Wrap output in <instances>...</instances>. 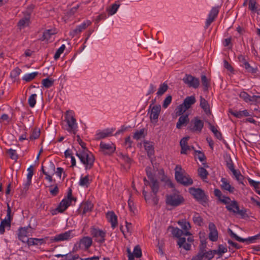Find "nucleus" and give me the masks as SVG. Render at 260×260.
Listing matches in <instances>:
<instances>
[{"label": "nucleus", "mask_w": 260, "mask_h": 260, "mask_svg": "<svg viewBox=\"0 0 260 260\" xmlns=\"http://www.w3.org/2000/svg\"><path fill=\"white\" fill-rule=\"evenodd\" d=\"M152 168L150 167H147L146 168V175L151 182V187L154 184V186L159 185V182L155 178L154 176L152 173Z\"/></svg>", "instance_id": "obj_21"}, {"label": "nucleus", "mask_w": 260, "mask_h": 260, "mask_svg": "<svg viewBox=\"0 0 260 260\" xmlns=\"http://www.w3.org/2000/svg\"><path fill=\"white\" fill-rule=\"evenodd\" d=\"M34 7V6H30V8H28V10L25 12V17L19 21L18 23V26L24 27L26 23L28 24L29 23L30 19V15L31 13L32 12Z\"/></svg>", "instance_id": "obj_12"}, {"label": "nucleus", "mask_w": 260, "mask_h": 260, "mask_svg": "<svg viewBox=\"0 0 260 260\" xmlns=\"http://www.w3.org/2000/svg\"><path fill=\"white\" fill-rule=\"evenodd\" d=\"M90 234L98 243H103L105 241L106 232L103 230L92 227L90 229Z\"/></svg>", "instance_id": "obj_7"}, {"label": "nucleus", "mask_w": 260, "mask_h": 260, "mask_svg": "<svg viewBox=\"0 0 260 260\" xmlns=\"http://www.w3.org/2000/svg\"><path fill=\"white\" fill-rule=\"evenodd\" d=\"M207 242L206 240H201V243L199 246V252L197 254L193 256L191 260H197L199 258L202 257V254L207 250Z\"/></svg>", "instance_id": "obj_13"}, {"label": "nucleus", "mask_w": 260, "mask_h": 260, "mask_svg": "<svg viewBox=\"0 0 260 260\" xmlns=\"http://www.w3.org/2000/svg\"><path fill=\"white\" fill-rule=\"evenodd\" d=\"M182 80L189 87H192L195 89L198 88L200 85L199 79L191 75L186 74Z\"/></svg>", "instance_id": "obj_8"}, {"label": "nucleus", "mask_w": 260, "mask_h": 260, "mask_svg": "<svg viewBox=\"0 0 260 260\" xmlns=\"http://www.w3.org/2000/svg\"><path fill=\"white\" fill-rule=\"evenodd\" d=\"M213 254L212 253L211 250H206L202 254V257L198 258L197 260H211L213 258Z\"/></svg>", "instance_id": "obj_33"}, {"label": "nucleus", "mask_w": 260, "mask_h": 260, "mask_svg": "<svg viewBox=\"0 0 260 260\" xmlns=\"http://www.w3.org/2000/svg\"><path fill=\"white\" fill-rule=\"evenodd\" d=\"M161 111V106L159 104L153 105L150 109V119L152 123H156Z\"/></svg>", "instance_id": "obj_9"}, {"label": "nucleus", "mask_w": 260, "mask_h": 260, "mask_svg": "<svg viewBox=\"0 0 260 260\" xmlns=\"http://www.w3.org/2000/svg\"><path fill=\"white\" fill-rule=\"evenodd\" d=\"M70 206V201L64 199L60 202L57 207L60 210V213H63Z\"/></svg>", "instance_id": "obj_29"}, {"label": "nucleus", "mask_w": 260, "mask_h": 260, "mask_svg": "<svg viewBox=\"0 0 260 260\" xmlns=\"http://www.w3.org/2000/svg\"><path fill=\"white\" fill-rule=\"evenodd\" d=\"M182 169L180 165H177L175 169V178L176 181L184 186H188L193 184V180L187 173L182 172Z\"/></svg>", "instance_id": "obj_2"}, {"label": "nucleus", "mask_w": 260, "mask_h": 260, "mask_svg": "<svg viewBox=\"0 0 260 260\" xmlns=\"http://www.w3.org/2000/svg\"><path fill=\"white\" fill-rule=\"evenodd\" d=\"M72 231L70 230L67 232H66L63 233H61L58 235H56L54 237L53 239V241L54 242H58L60 241L68 240L70 238L71 234Z\"/></svg>", "instance_id": "obj_24"}, {"label": "nucleus", "mask_w": 260, "mask_h": 260, "mask_svg": "<svg viewBox=\"0 0 260 260\" xmlns=\"http://www.w3.org/2000/svg\"><path fill=\"white\" fill-rule=\"evenodd\" d=\"M189 122V118L188 114L180 116L176 124V127L181 129L183 126H185Z\"/></svg>", "instance_id": "obj_20"}, {"label": "nucleus", "mask_w": 260, "mask_h": 260, "mask_svg": "<svg viewBox=\"0 0 260 260\" xmlns=\"http://www.w3.org/2000/svg\"><path fill=\"white\" fill-rule=\"evenodd\" d=\"M12 222L13 220V215H11V209L9 204H7V217L5 219Z\"/></svg>", "instance_id": "obj_61"}, {"label": "nucleus", "mask_w": 260, "mask_h": 260, "mask_svg": "<svg viewBox=\"0 0 260 260\" xmlns=\"http://www.w3.org/2000/svg\"><path fill=\"white\" fill-rule=\"evenodd\" d=\"M106 217L111 224V227L114 229L117 226V217L113 211H109L106 214Z\"/></svg>", "instance_id": "obj_17"}, {"label": "nucleus", "mask_w": 260, "mask_h": 260, "mask_svg": "<svg viewBox=\"0 0 260 260\" xmlns=\"http://www.w3.org/2000/svg\"><path fill=\"white\" fill-rule=\"evenodd\" d=\"M177 223L181 226L184 231L189 230L191 229L190 223L186 221L185 219L179 220L177 221Z\"/></svg>", "instance_id": "obj_32"}, {"label": "nucleus", "mask_w": 260, "mask_h": 260, "mask_svg": "<svg viewBox=\"0 0 260 260\" xmlns=\"http://www.w3.org/2000/svg\"><path fill=\"white\" fill-rule=\"evenodd\" d=\"M196 102V98L194 96L191 95L189 96H187L184 100L182 104L183 106L185 107L186 109H189L191 105H193Z\"/></svg>", "instance_id": "obj_27"}, {"label": "nucleus", "mask_w": 260, "mask_h": 260, "mask_svg": "<svg viewBox=\"0 0 260 260\" xmlns=\"http://www.w3.org/2000/svg\"><path fill=\"white\" fill-rule=\"evenodd\" d=\"M77 141L83 148L80 152H76V155L79 157L81 162L85 165V169H90L93 167L95 160L94 155L88 150L86 144L80 139L79 135L77 136Z\"/></svg>", "instance_id": "obj_1"}, {"label": "nucleus", "mask_w": 260, "mask_h": 260, "mask_svg": "<svg viewBox=\"0 0 260 260\" xmlns=\"http://www.w3.org/2000/svg\"><path fill=\"white\" fill-rule=\"evenodd\" d=\"M184 202L183 197L178 191L170 194H167L166 196V204L173 207H178L183 204Z\"/></svg>", "instance_id": "obj_4"}, {"label": "nucleus", "mask_w": 260, "mask_h": 260, "mask_svg": "<svg viewBox=\"0 0 260 260\" xmlns=\"http://www.w3.org/2000/svg\"><path fill=\"white\" fill-rule=\"evenodd\" d=\"M112 135V132L109 131L108 129L104 130L96 134L95 140H99L100 139H104L106 137L111 136Z\"/></svg>", "instance_id": "obj_30"}, {"label": "nucleus", "mask_w": 260, "mask_h": 260, "mask_svg": "<svg viewBox=\"0 0 260 260\" xmlns=\"http://www.w3.org/2000/svg\"><path fill=\"white\" fill-rule=\"evenodd\" d=\"M172 97L171 95H168L164 100L162 103V107L164 108H167L172 102Z\"/></svg>", "instance_id": "obj_58"}, {"label": "nucleus", "mask_w": 260, "mask_h": 260, "mask_svg": "<svg viewBox=\"0 0 260 260\" xmlns=\"http://www.w3.org/2000/svg\"><path fill=\"white\" fill-rule=\"evenodd\" d=\"M54 81L53 79L47 78L42 80V83L44 87L48 88L53 85Z\"/></svg>", "instance_id": "obj_38"}, {"label": "nucleus", "mask_w": 260, "mask_h": 260, "mask_svg": "<svg viewBox=\"0 0 260 260\" xmlns=\"http://www.w3.org/2000/svg\"><path fill=\"white\" fill-rule=\"evenodd\" d=\"M53 186V185H51L50 186H49V191H50V194L53 197H55L58 194V193L59 192V188L58 187L57 184H55L54 185V188H52Z\"/></svg>", "instance_id": "obj_50"}, {"label": "nucleus", "mask_w": 260, "mask_h": 260, "mask_svg": "<svg viewBox=\"0 0 260 260\" xmlns=\"http://www.w3.org/2000/svg\"><path fill=\"white\" fill-rule=\"evenodd\" d=\"M26 242L27 245L30 246L33 245H41L42 244H44L46 243V241L44 239H38V238H29L26 239Z\"/></svg>", "instance_id": "obj_25"}, {"label": "nucleus", "mask_w": 260, "mask_h": 260, "mask_svg": "<svg viewBox=\"0 0 260 260\" xmlns=\"http://www.w3.org/2000/svg\"><path fill=\"white\" fill-rule=\"evenodd\" d=\"M256 2L255 0H249L248 3V8L253 13H254L255 10H256L257 7L256 6Z\"/></svg>", "instance_id": "obj_57"}, {"label": "nucleus", "mask_w": 260, "mask_h": 260, "mask_svg": "<svg viewBox=\"0 0 260 260\" xmlns=\"http://www.w3.org/2000/svg\"><path fill=\"white\" fill-rule=\"evenodd\" d=\"M65 117L66 120L67 121L68 125L71 129H73L75 127L77 126L76 123V120L71 113H70L67 111Z\"/></svg>", "instance_id": "obj_19"}, {"label": "nucleus", "mask_w": 260, "mask_h": 260, "mask_svg": "<svg viewBox=\"0 0 260 260\" xmlns=\"http://www.w3.org/2000/svg\"><path fill=\"white\" fill-rule=\"evenodd\" d=\"M200 106L207 115L211 114V112L210 109V106L207 100H206L202 96H200Z\"/></svg>", "instance_id": "obj_26"}, {"label": "nucleus", "mask_w": 260, "mask_h": 260, "mask_svg": "<svg viewBox=\"0 0 260 260\" xmlns=\"http://www.w3.org/2000/svg\"><path fill=\"white\" fill-rule=\"evenodd\" d=\"M169 87L167 83H164L160 84L157 92V96H161L168 90Z\"/></svg>", "instance_id": "obj_39"}, {"label": "nucleus", "mask_w": 260, "mask_h": 260, "mask_svg": "<svg viewBox=\"0 0 260 260\" xmlns=\"http://www.w3.org/2000/svg\"><path fill=\"white\" fill-rule=\"evenodd\" d=\"M198 172L199 176L203 180L206 179L209 174L208 172L203 167H200Z\"/></svg>", "instance_id": "obj_40"}, {"label": "nucleus", "mask_w": 260, "mask_h": 260, "mask_svg": "<svg viewBox=\"0 0 260 260\" xmlns=\"http://www.w3.org/2000/svg\"><path fill=\"white\" fill-rule=\"evenodd\" d=\"M159 185L154 186V184L151 187V194L150 197L154 206H156L158 204L159 198L157 194L159 191Z\"/></svg>", "instance_id": "obj_16"}, {"label": "nucleus", "mask_w": 260, "mask_h": 260, "mask_svg": "<svg viewBox=\"0 0 260 260\" xmlns=\"http://www.w3.org/2000/svg\"><path fill=\"white\" fill-rule=\"evenodd\" d=\"M172 229L171 233L174 237L180 238L183 234V231L178 228H174L172 225L169 226L168 230Z\"/></svg>", "instance_id": "obj_31"}, {"label": "nucleus", "mask_w": 260, "mask_h": 260, "mask_svg": "<svg viewBox=\"0 0 260 260\" xmlns=\"http://www.w3.org/2000/svg\"><path fill=\"white\" fill-rule=\"evenodd\" d=\"M144 147L147 151V155L149 158H151L152 156L154 154V146L152 144V142L149 141H144Z\"/></svg>", "instance_id": "obj_23"}, {"label": "nucleus", "mask_w": 260, "mask_h": 260, "mask_svg": "<svg viewBox=\"0 0 260 260\" xmlns=\"http://www.w3.org/2000/svg\"><path fill=\"white\" fill-rule=\"evenodd\" d=\"M240 97L242 98L245 102L247 103L250 102L249 100H250V95H249L246 92H241L240 94Z\"/></svg>", "instance_id": "obj_63"}, {"label": "nucleus", "mask_w": 260, "mask_h": 260, "mask_svg": "<svg viewBox=\"0 0 260 260\" xmlns=\"http://www.w3.org/2000/svg\"><path fill=\"white\" fill-rule=\"evenodd\" d=\"M38 72H33L30 74H28L27 75H25L22 79L26 82H30L32 80L36 78V77L38 75Z\"/></svg>", "instance_id": "obj_46"}, {"label": "nucleus", "mask_w": 260, "mask_h": 260, "mask_svg": "<svg viewBox=\"0 0 260 260\" xmlns=\"http://www.w3.org/2000/svg\"><path fill=\"white\" fill-rule=\"evenodd\" d=\"M65 48L66 46L63 44L56 50L54 56V58L55 60H56L59 58L60 54L63 53Z\"/></svg>", "instance_id": "obj_51"}, {"label": "nucleus", "mask_w": 260, "mask_h": 260, "mask_svg": "<svg viewBox=\"0 0 260 260\" xmlns=\"http://www.w3.org/2000/svg\"><path fill=\"white\" fill-rule=\"evenodd\" d=\"M119 7V5L114 4L111 6V8L109 10V14L110 15L114 14L117 11L118 8Z\"/></svg>", "instance_id": "obj_64"}, {"label": "nucleus", "mask_w": 260, "mask_h": 260, "mask_svg": "<svg viewBox=\"0 0 260 260\" xmlns=\"http://www.w3.org/2000/svg\"><path fill=\"white\" fill-rule=\"evenodd\" d=\"M194 153L196 154L198 153V157L200 161L203 162L206 160V157L204 154V153L200 150H194Z\"/></svg>", "instance_id": "obj_60"}, {"label": "nucleus", "mask_w": 260, "mask_h": 260, "mask_svg": "<svg viewBox=\"0 0 260 260\" xmlns=\"http://www.w3.org/2000/svg\"><path fill=\"white\" fill-rule=\"evenodd\" d=\"M222 197H223V199H222V198L220 199L219 201L221 203H223V204L226 205V206L229 205L231 204V202L232 201H231V198L229 197L223 196Z\"/></svg>", "instance_id": "obj_62"}, {"label": "nucleus", "mask_w": 260, "mask_h": 260, "mask_svg": "<svg viewBox=\"0 0 260 260\" xmlns=\"http://www.w3.org/2000/svg\"><path fill=\"white\" fill-rule=\"evenodd\" d=\"M54 34L51 29L46 30L43 32L42 40H48L50 38L51 36Z\"/></svg>", "instance_id": "obj_54"}, {"label": "nucleus", "mask_w": 260, "mask_h": 260, "mask_svg": "<svg viewBox=\"0 0 260 260\" xmlns=\"http://www.w3.org/2000/svg\"><path fill=\"white\" fill-rule=\"evenodd\" d=\"M21 72V70L18 67H17L11 72L10 74V77L15 79L20 74Z\"/></svg>", "instance_id": "obj_56"}, {"label": "nucleus", "mask_w": 260, "mask_h": 260, "mask_svg": "<svg viewBox=\"0 0 260 260\" xmlns=\"http://www.w3.org/2000/svg\"><path fill=\"white\" fill-rule=\"evenodd\" d=\"M204 127V122L199 119L198 117H195L191 120L190 125L187 129L192 132H198L201 133Z\"/></svg>", "instance_id": "obj_6"}, {"label": "nucleus", "mask_w": 260, "mask_h": 260, "mask_svg": "<svg viewBox=\"0 0 260 260\" xmlns=\"http://www.w3.org/2000/svg\"><path fill=\"white\" fill-rule=\"evenodd\" d=\"M219 13V7H213L211 10L210 11L208 16L211 18H213V19H215Z\"/></svg>", "instance_id": "obj_49"}, {"label": "nucleus", "mask_w": 260, "mask_h": 260, "mask_svg": "<svg viewBox=\"0 0 260 260\" xmlns=\"http://www.w3.org/2000/svg\"><path fill=\"white\" fill-rule=\"evenodd\" d=\"M105 28L100 27L95 35V39H101L105 36Z\"/></svg>", "instance_id": "obj_44"}, {"label": "nucleus", "mask_w": 260, "mask_h": 260, "mask_svg": "<svg viewBox=\"0 0 260 260\" xmlns=\"http://www.w3.org/2000/svg\"><path fill=\"white\" fill-rule=\"evenodd\" d=\"M201 82L204 86V90L207 91L209 86V81L205 75H201Z\"/></svg>", "instance_id": "obj_41"}, {"label": "nucleus", "mask_w": 260, "mask_h": 260, "mask_svg": "<svg viewBox=\"0 0 260 260\" xmlns=\"http://www.w3.org/2000/svg\"><path fill=\"white\" fill-rule=\"evenodd\" d=\"M233 175L236 178V179L240 183L243 185V180L244 179V176L241 174L239 170H235L233 172Z\"/></svg>", "instance_id": "obj_45"}, {"label": "nucleus", "mask_w": 260, "mask_h": 260, "mask_svg": "<svg viewBox=\"0 0 260 260\" xmlns=\"http://www.w3.org/2000/svg\"><path fill=\"white\" fill-rule=\"evenodd\" d=\"M56 132L52 131L47 136L46 142H45V145H48L52 142H53L55 138Z\"/></svg>", "instance_id": "obj_34"}, {"label": "nucleus", "mask_w": 260, "mask_h": 260, "mask_svg": "<svg viewBox=\"0 0 260 260\" xmlns=\"http://www.w3.org/2000/svg\"><path fill=\"white\" fill-rule=\"evenodd\" d=\"M112 145L113 144H106L101 142L100 147L104 154H110L113 153L115 150V147H113Z\"/></svg>", "instance_id": "obj_15"}, {"label": "nucleus", "mask_w": 260, "mask_h": 260, "mask_svg": "<svg viewBox=\"0 0 260 260\" xmlns=\"http://www.w3.org/2000/svg\"><path fill=\"white\" fill-rule=\"evenodd\" d=\"M210 129L213 132L215 137L219 140L223 141V143L226 145L228 148H230V147L228 144L226 142V141L222 139V134L220 132L218 131L216 128L215 127L214 125H213L210 122L208 123Z\"/></svg>", "instance_id": "obj_18"}, {"label": "nucleus", "mask_w": 260, "mask_h": 260, "mask_svg": "<svg viewBox=\"0 0 260 260\" xmlns=\"http://www.w3.org/2000/svg\"><path fill=\"white\" fill-rule=\"evenodd\" d=\"M257 239H258V236H255L249 237L247 238H242L241 237L239 242H245L247 244H249L250 243H254Z\"/></svg>", "instance_id": "obj_37"}, {"label": "nucleus", "mask_w": 260, "mask_h": 260, "mask_svg": "<svg viewBox=\"0 0 260 260\" xmlns=\"http://www.w3.org/2000/svg\"><path fill=\"white\" fill-rule=\"evenodd\" d=\"M37 94L36 93L31 94L28 100V104L31 108H34L36 104Z\"/></svg>", "instance_id": "obj_47"}, {"label": "nucleus", "mask_w": 260, "mask_h": 260, "mask_svg": "<svg viewBox=\"0 0 260 260\" xmlns=\"http://www.w3.org/2000/svg\"><path fill=\"white\" fill-rule=\"evenodd\" d=\"M187 109L185 108V107L183 106L182 104H180L179 106L177 107L176 109V116H182L183 113L185 112Z\"/></svg>", "instance_id": "obj_53"}, {"label": "nucleus", "mask_w": 260, "mask_h": 260, "mask_svg": "<svg viewBox=\"0 0 260 260\" xmlns=\"http://www.w3.org/2000/svg\"><path fill=\"white\" fill-rule=\"evenodd\" d=\"M80 245L83 244L85 246V249L87 250L92 245V238L86 236L80 239L79 242Z\"/></svg>", "instance_id": "obj_28"}, {"label": "nucleus", "mask_w": 260, "mask_h": 260, "mask_svg": "<svg viewBox=\"0 0 260 260\" xmlns=\"http://www.w3.org/2000/svg\"><path fill=\"white\" fill-rule=\"evenodd\" d=\"M144 129L142 128L140 129V131H137L136 132L133 136L134 139L136 140H139L141 138H144L145 137V135H144Z\"/></svg>", "instance_id": "obj_52"}, {"label": "nucleus", "mask_w": 260, "mask_h": 260, "mask_svg": "<svg viewBox=\"0 0 260 260\" xmlns=\"http://www.w3.org/2000/svg\"><path fill=\"white\" fill-rule=\"evenodd\" d=\"M209 238L212 242H215L218 239V232L214 223L210 222L209 224Z\"/></svg>", "instance_id": "obj_10"}, {"label": "nucleus", "mask_w": 260, "mask_h": 260, "mask_svg": "<svg viewBox=\"0 0 260 260\" xmlns=\"http://www.w3.org/2000/svg\"><path fill=\"white\" fill-rule=\"evenodd\" d=\"M40 136V130L37 128L32 129V134L30 135L29 139L30 140H36Z\"/></svg>", "instance_id": "obj_43"}, {"label": "nucleus", "mask_w": 260, "mask_h": 260, "mask_svg": "<svg viewBox=\"0 0 260 260\" xmlns=\"http://www.w3.org/2000/svg\"><path fill=\"white\" fill-rule=\"evenodd\" d=\"M133 254L134 257L141 258L142 256V252L141 247L139 245H137L134 249Z\"/></svg>", "instance_id": "obj_42"}, {"label": "nucleus", "mask_w": 260, "mask_h": 260, "mask_svg": "<svg viewBox=\"0 0 260 260\" xmlns=\"http://www.w3.org/2000/svg\"><path fill=\"white\" fill-rule=\"evenodd\" d=\"M7 153L9 154L10 157L14 160H17L18 158V155L16 153V150L12 149H9Z\"/></svg>", "instance_id": "obj_59"}, {"label": "nucleus", "mask_w": 260, "mask_h": 260, "mask_svg": "<svg viewBox=\"0 0 260 260\" xmlns=\"http://www.w3.org/2000/svg\"><path fill=\"white\" fill-rule=\"evenodd\" d=\"M45 168L47 173H51L52 175H53L54 174L55 167L54 164L52 162L50 161L49 162H47L46 164Z\"/></svg>", "instance_id": "obj_36"}, {"label": "nucleus", "mask_w": 260, "mask_h": 260, "mask_svg": "<svg viewBox=\"0 0 260 260\" xmlns=\"http://www.w3.org/2000/svg\"><path fill=\"white\" fill-rule=\"evenodd\" d=\"M189 192L193 198L201 205L206 206L209 202L208 197L205 191L201 188L192 187L189 188Z\"/></svg>", "instance_id": "obj_3"}, {"label": "nucleus", "mask_w": 260, "mask_h": 260, "mask_svg": "<svg viewBox=\"0 0 260 260\" xmlns=\"http://www.w3.org/2000/svg\"><path fill=\"white\" fill-rule=\"evenodd\" d=\"M28 228H30L31 227L29 225L27 227H20L18 229V238L23 243L26 242L25 238L28 236V232L27 231Z\"/></svg>", "instance_id": "obj_14"}, {"label": "nucleus", "mask_w": 260, "mask_h": 260, "mask_svg": "<svg viewBox=\"0 0 260 260\" xmlns=\"http://www.w3.org/2000/svg\"><path fill=\"white\" fill-rule=\"evenodd\" d=\"M225 208L229 212L239 215L242 218L245 219L249 217L246 213L247 210L244 208L240 209L238 203L235 200L232 201L231 204L226 206Z\"/></svg>", "instance_id": "obj_5"}, {"label": "nucleus", "mask_w": 260, "mask_h": 260, "mask_svg": "<svg viewBox=\"0 0 260 260\" xmlns=\"http://www.w3.org/2000/svg\"><path fill=\"white\" fill-rule=\"evenodd\" d=\"M221 182H222V184H221L220 187L222 190H227L230 193H233L234 192V187L232 186L230 184L229 182L226 178H222L221 179Z\"/></svg>", "instance_id": "obj_22"}, {"label": "nucleus", "mask_w": 260, "mask_h": 260, "mask_svg": "<svg viewBox=\"0 0 260 260\" xmlns=\"http://www.w3.org/2000/svg\"><path fill=\"white\" fill-rule=\"evenodd\" d=\"M243 66L244 67L246 71L249 73L255 74L257 71V69L256 68H254L251 67L248 62H244V65Z\"/></svg>", "instance_id": "obj_48"}, {"label": "nucleus", "mask_w": 260, "mask_h": 260, "mask_svg": "<svg viewBox=\"0 0 260 260\" xmlns=\"http://www.w3.org/2000/svg\"><path fill=\"white\" fill-rule=\"evenodd\" d=\"M93 205L91 203V201H87L85 202H83L79 209L77 210L78 213H80L81 212L82 209H83V211L82 213V215L85 214L86 213L88 212H91L93 209Z\"/></svg>", "instance_id": "obj_11"}, {"label": "nucleus", "mask_w": 260, "mask_h": 260, "mask_svg": "<svg viewBox=\"0 0 260 260\" xmlns=\"http://www.w3.org/2000/svg\"><path fill=\"white\" fill-rule=\"evenodd\" d=\"M89 176L86 175L84 177H81L79 181V185L80 186H86L87 187L89 184Z\"/></svg>", "instance_id": "obj_55"}, {"label": "nucleus", "mask_w": 260, "mask_h": 260, "mask_svg": "<svg viewBox=\"0 0 260 260\" xmlns=\"http://www.w3.org/2000/svg\"><path fill=\"white\" fill-rule=\"evenodd\" d=\"M192 220L193 222L199 226H201L203 222V219L197 212H195L194 215L193 216Z\"/></svg>", "instance_id": "obj_35"}]
</instances>
